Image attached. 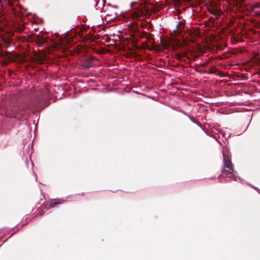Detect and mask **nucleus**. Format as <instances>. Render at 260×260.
I'll return each mask as SVG.
<instances>
[{"mask_svg":"<svg viewBox=\"0 0 260 260\" xmlns=\"http://www.w3.org/2000/svg\"><path fill=\"white\" fill-rule=\"evenodd\" d=\"M224 167L228 168V161L225 158V155L223 153Z\"/></svg>","mask_w":260,"mask_h":260,"instance_id":"1","label":"nucleus"},{"mask_svg":"<svg viewBox=\"0 0 260 260\" xmlns=\"http://www.w3.org/2000/svg\"><path fill=\"white\" fill-rule=\"evenodd\" d=\"M228 168H229V174H230L231 172V171H233V168L232 167V164H231V162L229 160V167H228Z\"/></svg>","mask_w":260,"mask_h":260,"instance_id":"2","label":"nucleus"}]
</instances>
